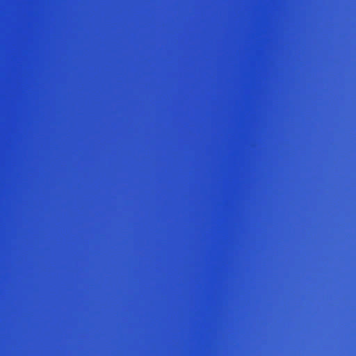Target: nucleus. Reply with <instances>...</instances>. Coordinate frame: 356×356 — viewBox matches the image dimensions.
Returning <instances> with one entry per match:
<instances>
[{
  "label": "nucleus",
  "mask_w": 356,
  "mask_h": 356,
  "mask_svg": "<svg viewBox=\"0 0 356 356\" xmlns=\"http://www.w3.org/2000/svg\"><path fill=\"white\" fill-rule=\"evenodd\" d=\"M40 63H44V0H40Z\"/></svg>",
  "instance_id": "f257e3e1"
},
{
  "label": "nucleus",
  "mask_w": 356,
  "mask_h": 356,
  "mask_svg": "<svg viewBox=\"0 0 356 356\" xmlns=\"http://www.w3.org/2000/svg\"><path fill=\"white\" fill-rule=\"evenodd\" d=\"M42 252H43V250H42V247L41 248V257H42Z\"/></svg>",
  "instance_id": "f03ea898"
}]
</instances>
